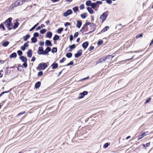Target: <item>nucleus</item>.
Masks as SVG:
<instances>
[{
	"mask_svg": "<svg viewBox=\"0 0 153 153\" xmlns=\"http://www.w3.org/2000/svg\"><path fill=\"white\" fill-rule=\"evenodd\" d=\"M73 39V36L72 35L70 36V40L71 41H72Z\"/></svg>",
	"mask_w": 153,
	"mask_h": 153,
	"instance_id": "obj_64",
	"label": "nucleus"
},
{
	"mask_svg": "<svg viewBox=\"0 0 153 153\" xmlns=\"http://www.w3.org/2000/svg\"><path fill=\"white\" fill-rule=\"evenodd\" d=\"M106 2L108 4H111L112 2L111 0H106Z\"/></svg>",
	"mask_w": 153,
	"mask_h": 153,
	"instance_id": "obj_59",
	"label": "nucleus"
},
{
	"mask_svg": "<svg viewBox=\"0 0 153 153\" xmlns=\"http://www.w3.org/2000/svg\"><path fill=\"white\" fill-rule=\"evenodd\" d=\"M34 37H38L39 36V34L37 32L33 34Z\"/></svg>",
	"mask_w": 153,
	"mask_h": 153,
	"instance_id": "obj_44",
	"label": "nucleus"
},
{
	"mask_svg": "<svg viewBox=\"0 0 153 153\" xmlns=\"http://www.w3.org/2000/svg\"><path fill=\"white\" fill-rule=\"evenodd\" d=\"M41 85V82H38L35 85V88H39Z\"/></svg>",
	"mask_w": 153,
	"mask_h": 153,
	"instance_id": "obj_22",
	"label": "nucleus"
},
{
	"mask_svg": "<svg viewBox=\"0 0 153 153\" xmlns=\"http://www.w3.org/2000/svg\"><path fill=\"white\" fill-rule=\"evenodd\" d=\"M87 9L90 14H92L93 13L94 11L91 7H88Z\"/></svg>",
	"mask_w": 153,
	"mask_h": 153,
	"instance_id": "obj_21",
	"label": "nucleus"
},
{
	"mask_svg": "<svg viewBox=\"0 0 153 153\" xmlns=\"http://www.w3.org/2000/svg\"><path fill=\"white\" fill-rule=\"evenodd\" d=\"M82 24L81 21H77L76 27L78 28H79Z\"/></svg>",
	"mask_w": 153,
	"mask_h": 153,
	"instance_id": "obj_17",
	"label": "nucleus"
},
{
	"mask_svg": "<svg viewBox=\"0 0 153 153\" xmlns=\"http://www.w3.org/2000/svg\"><path fill=\"white\" fill-rule=\"evenodd\" d=\"M52 68L55 69L57 68L58 67V65L57 63H54L51 65Z\"/></svg>",
	"mask_w": 153,
	"mask_h": 153,
	"instance_id": "obj_15",
	"label": "nucleus"
},
{
	"mask_svg": "<svg viewBox=\"0 0 153 153\" xmlns=\"http://www.w3.org/2000/svg\"><path fill=\"white\" fill-rule=\"evenodd\" d=\"M82 53V50L80 49L78 51L77 53L74 54V56L75 58H77L81 56Z\"/></svg>",
	"mask_w": 153,
	"mask_h": 153,
	"instance_id": "obj_8",
	"label": "nucleus"
},
{
	"mask_svg": "<svg viewBox=\"0 0 153 153\" xmlns=\"http://www.w3.org/2000/svg\"><path fill=\"white\" fill-rule=\"evenodd\" d=\"M103 43V41L102 40L99 41L97 43L98 45H100L102 44Z\"/></svg>",
	"mask_w": 153,
	"mask_h": 153,
	"instance_id": "obj_51",
	"label": "nucleus"
},
{
	"mask_svg": "<svg viewBox=\"0 0 153 153\" xmlns=\"http://www.w3.org/2000/svg\"><path fill=\"white\" fill-rule=\"evenodd\" d=\"M45 45H47L48 46H52V44L51 42V41L49 40H47L45 42Z\"/></svg>",
	"mask_w": 153,
	"mask_h": 153,
	"instance_id": "obj_19",
	"label": "nucleus"
},
{
	"mask_svg": "<svg viewBox=\"0 0 153 153\" xmlns=\"http://www.w3.org/2000/svg\"><path fill=\"white\" fill-rule=\"evenodd\" d=\"M143 137V136H142V135L141 134L140 135L138 136V140H139L142 138Z\"/></svg>",
	"mask_w": 153,
	"mask_h": 153,
	"instance_id": "obj_54",
	"label": "nucleus"
},
{
	"mask_svg": "<svg viewBox=\"0 0 153 153\" xmlns=\"http://www.w3.org/2000/svg\"><path fill=\"white\" fill-rule=\"evenodd\" d=\"M43 74L42 72V71H39L38 74V76H41Z\"/></svg>",
	"mask_w": 153,
	"mask_h": 153,
	"instance_id": "obj_47",
	"label": "nucleus"
},
{
	"mask_svg": "<svg viewBox=\"0 0 153 153\" xmlns=\"http://www.w3.org/2000/svg\"><path fill=\"white\" fill-rule=\"evenodd\" d=\"M30 0H17L15 3L12 4L10 7L9 8L12 9L14 7L22 5L26 2H28Z\"/></svg>",
	"mask_w": 153,
	"mask_h": 153,
	"instance_id": "obj_1",
	"label": "nucleus"
},
{
	"mask_svg": "<svg viewBox=\"0 0 153 153\" xmlns=\"http://www.w3.org/2000/svg\"><path fill=\"white\" fill-rule=\"evenodd\" d=\"M14 28L13 29H15L16 28H17L19 25V23L16 20L15 22H14Z\"/></svg>",
	"mask_w": 153,
	"mask_h": 153,
	"instance_id": "obj_14",
	"label": "nucleus"
},
{
	"mask_svg": "<svg viewBox=\"0 0 153 153\" xmlns=\"http://www.w3.org/2000/svg\"><path fill=\"white\" fill-rule=\"evenodd\" d=\"M21 49L22 50L24 51L25 49V47L23 45L21 47Z\"/></svg>",
	"mask_w": 153,
	"mask_h": 153,
	"instance_id": "obj_61",
	"label": "nucleus"
},
{
	"mask_svg": "<svg viewBox=\"0 0 153 153\" xmlns=\"http://www.w3.org/2000/svg\"><path fill=\"white\" fill-rule=\"evenodd\" d=\"M17 52L18 55L19 56H21L22 54V52L20 50L18 51Z\"/></svg>",
	"mask_w": 153,
	"mask_h": 153,
	"instance_id": "obj_41",
	"label": "nucleus"
},
{
	"mask_svg": "<svg viewBox=\"0 0 153 153\" xmlns=\"http://www.w3.org/2000/svg\"><path fill=\"white\" fill-rule=\"evenodd\" d=\"M112 58L111 56V55L105 57L101 58L99 59L97 62L96 64H98L99 63H101L104 61L108 62L109 60L111 59Z\"/></svg>",
	"mask_w": 153,
	"mask_h": 153,
	"instance_id": "obj_3",
	"label": "nucleus"
},
{
	"mask_svg": "<svg viewBox=\"0 0 153 153\" xmlns=\"http://www.w3.org/2000/svg\"><path fill=\"white\" fill-rule=\"evenodd\" d=\"M108 14V11L103 13L102 14L100 18V20H101L102 21V22H103L106 19Z\"/></svg>",
	"mask_w": 153,
	"mask_h": 153,
	"instance_id": "obj_5",
	"label": "nucleus"
},
{
	"mask_svg": "<svg viewBox=\"0 0 153 153\" xmlns=\"http://www.w3.org/2000/svg\"><path fill=\"white\" fill-rule=\"evenodd\" d=\"M88 45V42H84L82 45V46L83 48L85 49L87 48Z\"/></svg>",
	"mask_w": 153,
	"mask_h": 153,
	"instance_id": "obj_12",
	"label": "nucleus"
},
{
	"mask_svg": "<svg viewBox=\"0 0 153 153\" xmlns=\"http://www.w3.org/2000/svg\"><path fill=\"white\" fill-rule=\"evenodd\" d=\"M31 40L32 42L35 43L37 41V39L35 37H33L31 38Z\"/></svg>",
	"mask_w": 153,
	"mask_h": 153,
	"instance_id": "obj_30",
	"label": "nucleus"
},
{
	"mask_svg": "<svg viewBox=\"0 0 153 153\" xmlns=\"http://www.w3.org/2000/svg\"><path fill=\"white\" fill-rule=\"evenodd\" d=\"M73 64V62L72 61H71L69 63L66 65V66H69Z\"/></svg>",
	"mask_w": 153,
	"mask_h": 153,
	"instance_id": "obj_48",
	"label": "nucleus"
},
{
	"mask_svg": "<svg viewBox=\"0 0 153 153\" xmlns=\"http://www.w3.org/2000/svg\"><path fill=\"white\" fill-rule=\"evenodd\" d=\"M4 25V22L0 25V29H2L3 30H5V28Z\"/></svg>",
	"mask_w": 153,
	"mask_h": 153,
	"instance_id": "obj_26",
	"label": "nucleus"
},
{
	"mask_svg": "<svg viewBox=\"0 0 153 153\" xmlns=\"http://www.w3.org/2000/svg\"><path fill=\"white\" fill-rule=\"evenodd\" d=\"M109 146V144L108 143H105L103 146V147L105 149L107 148Z\"/></svg>",
	"mask_w": 153,
	"mask_h": 153,
	"instance_id": "obj_43",
	"label": "nucleus"
},
{
	"mask_svg": "<svg viewBox=\"0 0 153 153\" xmlns=\"http://www.w3.org/2000/svg\"><path fill=\"white\" fill-rule=\"evenodd\" d=\"M72 11L71 10H68L64 13L63 16L65 17H67L71 14L72 13Z\"/></svg>",
	"mask_w": 153,
	"mask_h": 153,
	"instance_id": "obj_6",
	"label": "nucleus"
},
{
	"mask_svg": "<svg viewBox=\"0 0 153 153\" xmlns=\"http://www.w3.org/2000/svg\"><path fill=\"white\" fill-rule=\"evenodd\" d=\"M109 28V27L108 26H106L105 27H104L103 29L101 32L102 33H103L106 31Z\"/></svg>",
	"mask_w": 153,
	"mask_h": 153,
	"instance_id": "obj_25",
	"label": "nucleus"
},
{
	"mask_svg": "<svg viewBox=\"0 0 153 153\" xmlns=\"http://www.w3.org/2000/svg\"><path fill=\"white\" fill-rule=\"evenodd\" d=\"M82 94H83L84 96H85L87 95L88 94V92L86 91H84L82 93Z\"/></svg>",
	"mask_w": 153,
	"mask_h": 153,
	"instance_id": "obj_53",
	"label": "nucleus"
},
{
	"mask_svg": "<svg viewBox=\"0 0 153 153\" xmlns=\"http://www.w3.org/2000/svg\"><path fill=\"white\" fill-rule=\"evenodd\" d=\"M57 48H53L52 50V53H55L57 52Z\"/></svg>",
	"mask_w": 153,
	"mask_h": 153,
	"instance_id": "obj_39",
	"label": "nucleus"
},
{
	"mask_svg": "<svg viewBox=\"0 0 153 153\" xmlns=\"http://www.w3.org/2000/svg\"><path fill=\"white\" fill-rule=\"evenodd\" d=\"M12 18H9L4 22V25L9 30L13 29L14 25L12 23Z\"/></svg>",
	"mask_w": 153,
	"mask_h": 153,
	"instance_id": "obj_2",
	"label": "nucleus"
},
{
	"mask_svg": "<svg viewBox=\"0 0 153 153\" xmlns=\"http://www.w3.org/2000/svg\"><path fill=\"white\" fill-rule=\"evenodd\" d=\"M59 38V37L58 35H56L53 38V40H56L58 39Z\"/></svg>",
	"mask_w": 153,
	"mask_h": 153,
	"instance_id": "obj_33",
	"label": "nucleus"
},
{
	"mask_svg": "<svg viewBox=\"0 0 153 153\" xmlns=\"http://www.w3.org/2000/svg\"><path fill=\"white\" fill-rule=\"evenodd\" d=\"M19 59L24 62H27V59L26 57L22 56L19 57Z\"/></svg>",
	"mask_w": 153,
	"mask_h": 153,
	"instance_id": "obj_10",
	"label": "nucleus"
},
{
	"mask_svg": "<svg viewBox=\"0 0 153 153\" xmlns=\"http://www.w3.org/2000/svg\"><path fill=\"white\" fill-rule=\"evenodd\" d=\"M69 48L70 49H71V50H69V51H72V49H74L75 48V45L74 44H73L69 46Z\"/></svg>",
	"mask_w": 153,
	"mask_h": 153,
	"instance_id": "obj_27",
	"label": "nucleus"
},
{
	"mask_svg": "<svg viewBox=\"0 0 153 153\" xmlns=\"http://www.w3.org/2000/svg\"><path fill=\"white\" fill-rule=\"evenodd\" d=\"M90 28L92 31H93L96 28V25L94 23H92L90 25Z\"/></svg>",
	"mask_w": 153,
	"mask_h": 153,
	"instance_id": "obj_13",
	"label": "nucleus"
},
{
	"mask_svg": "<svg viewBox=\"0 0 153 153\" xmlns=\"http://www.w3.org/2000/svg\"><path fill=\"white\" fill-rule=\"evenodd\" d=\"M48 63H41L39 64L37 69L39 70H44L48 67Z\"/></svg>",
	"mask_w": 153,
	"mask_h": 153,
	"instance_id": "obj_4",
	"label": "nucleus"
},
{
	"mask_svg": "<svg viewBox=\"0 0 153 153\" xmlns=\"http://www.w3.org/2000/svg\"><path fill=\"white\" fill-rule=\"evenodd\" d=\"M87 131H88V130H86V128L85 127H84L82 128L81 131H80V132L81 133V134L83 135L87 132Z\"/></svg>",
	"mask_w": 153,
	"mask_h": 153,
	"instance_id": "obj_9",
	"label": "nucleus"
},
{
	"mask_svg": "<svg viewBox=\"0 0 153 153\" xmlns=\"http://www.w3.org/2000/svg\"><path fill=\"white\" fill-rule=\"evenodd\" d=\"M66 60V58L64 57V58H63L62 59L60 60L59 61V62L60 63H62L63 62H64Z\"/></svg>",
	"mask_w": 153,
	"mask_h": 153,
	"instance_id": "obj_45",
	"label": "nucleus"
},
{
	"mask_svg": "<svg viewBox=\"0 0 153 153\" xmlns=\"http://www.w3.org/2000/svg\"><path fill=\"white\" fill-rule=\"evenodd\" d=\"M32 51L30 49L27 52V56L28 57L30 58L32 56Z\"/></svg>",
	"mask_w": 153,
	"mask_h": 153,
	"instance_id": "obj_18",
	"label": "nucleus"
},
{
	"mask_svg": "<svg viewBox=\"0 0 153 153\" xmlns=\"http://www.w3.org/2000/svg\"><path fill=\"white\" fill-rule=\"evenodd\" d=\"M94 49V47L93 46H91L88 49V50L89 51H91Z\"/></svg>",
	"mask_w": 153,
	"mask_h": 153,
	"instance_id": "obj_52",
	"label": "nucleus"
},
{
	"mask_svg": "<svg viewBox=\"0 0 153 153\" xmlns=\"http://www.w3.org/2000/svg\"><path fill=\"white\" fill-rule=\"evenodd\" d=\"M52 33L51 32H48L46 33V37L50 38L52 37Z\"/></svg>",
	"mask_w": 153,
	"mask_h": 153,
	"instance_id": "obj_16",
	"label": "nucleus"
},
{
	"mask_svg": "<svg viewBox=\"0 0 153 153\" xmlns=\"http://www.w3.org/2000/svg\"><path fill=\"white\" fill-rule=\"evenodd\" d=\"M29 43V42L27 41V42L25 43L24 45V46L25 47H28L29 46V45L27 44V43Z\"/></svg>",
	"mask_w": 153,
	"mask_h": 153,
	"instance_id": "obj_55",
	"label": "nucleus"
},
{
	"mask_svg": "<svg viewBox=\"0 0 153 153\" xmlns=\"http://www.w3.org/2000/svg\"><path fill=\"white\" fill-rule=\"evenodd\" d=\"M30 37V35L28 34L23 37L24 40L25 41H26Z\"/></svg>",
	"mask_w": 153,
	"mask_h": 153,
	"instance_id": "obj_24",
	"label": "nucleus"
},
{
	"mask_svg": "<svg viewBox=\"0 0 153 153\" xmlns=\"http://www.w3.org/2000/svg\"><path fill=\"white\" fill-rule=\"evenodd\" d=\"M143 36V34L142 33H141L140 34H138L136 36V39H138L139 38H140V37H142Z\"/></svg>",
	"mask_w": 153,
	"mask_h": 153,
	"instance_id": "obj_42",
	"label": "nucleus"
},
{
	"mask_svg": "<svg viewBox=\"0 0 153 153\" xmlns=\"http://www.w3.org/2000/svg\"><path fill=\"white\" fill-rule=\"evenodd\" d=\"M84 97V96L83 94L81 93L79 94V99H81L83 98Z\"/></svg>",
	"mask_w": 153,
	"mask_h": 153,
	"instance_id": "obj_40",
	"label": "nucleus"
},
{
	"mask_svg": "<svg viewBox=\"0 0 153 153\" xmlns=\"http://www.w3.org/2000/svg\"><path fill=\"white\" fill-rule=\"evenodd\" d=\"M51 50V48L50 47H47L43 53H41L42 54V55H48V53Z\"/></svg>",
	"mask_w": 153,
	"mask_h": 153,
	"instance_id": "obj_7",
	"label": "nucleus"
},
{
	"mask_svg": "<svg viewBox=\"0 0 153 153\" xmlns=\"http://www.w3.org/2000/svg\"><path fill=\"white\" fill-rule=\"evenodd\" d=\"M91 6L94 9H95L96 7H97L95 3H92Z\"/></svg>",
	"mask_w": 153,
	"mask_h": 153,
	"instance_id": "obj_32",
	"label": "nucleus"
},
{
	"mask_svg": "<svg viewBox=\"0 0 153 153\" xmlns=\"http://www.w3.org/2000/svg\"><path fill=\"white\" fill-rule=\"evenodd\" d=\"M73 10L74 12V13H76L78 11V7H75L73 8Z\"/></svg>",
	"mask_w": 153,
	"mask_h": 153,
	"instance_id": "obj_31",
	"label": "nucleus"
},
{
	"mask_svg": "<svg viewBox=\"0 0 153 153\" xmlns=\"http://www.w3.org/2000/svg\"><path fill=\"white\" fill-rule=\"evenodd\" d=\"M147 134H148V132H145L143 133V134H142V135L143 136V137H144Z\"/></svg>",
	"mask_w": 153,
	"mask_h": 153,
	"instance_id": "obj_60",
	"label": "nucleus"
},
{
	"mask_svg": "<svg viewBox=\"0 0 153 153\" xmlns=\"http://www.w3.org/2000/svg\"><path fill=\"white\" fill-rule=\"evenodd\" d=\"M151 100V98L150 97L146 101L145 103H147L149 102Z\"/></svg>",
	"mask_w": 153,
	"mask_h": 153,
	"instance_id": "obj_50",
	"label": "nucleus"
},
{
	"mask_svg": "<svg viewBox=\"0 0 153 153\" xmlns=\"http://www.w3.org/2000/svg\"><path fill=\"white\" fill-rule=\"evenodd\" d=\"M81 16L82 19H85L86 17V13L82 14L81 15Z\"/></svg>",
	"mask_w": 153,
	"mask_h": 153,
	"instance_id": "obj_35",
	"label": "nucleus"
},
{
	"mask_svg": "<svg viewBox=\"0 0 153 153\" xmlns=\"http://www.w3.org/2000/svg\"><path fill=\"white\" fill-rule=\"evenodd\" d=\"M92 3L91 1H88L86 2V5L87 6H91Z\"/></svg>",
	"mask_w": 153,
	"mask_h": 153,
	"instance_id": "obj_28",
	"label": "nucleus"
},
{
	"mask_svg": "<svg viewBox=\"0 0 153 153\" xmlns=\"http://www.w3.org/2000/svg\"><path fill=\"white\" fill-rule=\"evenodd\" d=\"M3 71H0V78L3 75Z\"/></svg>",
	"mask_w": 153,
	"mask_h": 153,
	"instance_id": "obj_56",
	"label": "nucleus"
},
{
	"mask_svg": "<svg viewBox=\"0 0 153 153\" xmlns=\"http://www.w3.org/2000/svg\"><path fill=\"white\" fill-rule=\"evenodd\" d=\"M46 32V30L45 29L41 30L40 31V33L42 34H44Z\"/></svg>",
	"mask_w": 153,
	"mask_h": 153,
	"instance_id": "obj_36",
	"label": "nucleus"
},
{
	"mask_svg": "<svg viewBox=\"0 0 153 153\" xmlns=\"http://www.w3.org/2000/svg\"><path fill=\"white\" fill-rule=\"evenodd\" d=\"M23 66L25 68L27 67V62H24L23 64Z\"/></svg>",
	"mask_w": 153,
	"mask_h": 153,
	"instance_id": "obj_57",
	"label": "nucleus"
},
{
	"mask_svg": "<svg viewBox=\"0 0 153 153\" xmlns=\"http://www.w3.org/2000/svg\"><path fill=\"white\" fill-rule=\"evenodd\" d=\"M63 29L62 28H60L58 29L57 30V32L59 33H60L63 30Z\"/></svg>",
	"mask_w": 153,
	"mask_h": 153,
	"instance_id": "obj_34",
	"label": "nucleus"
},
{
	"mask_svg": "<svg viewBox=\"0 0 153 153\" xmlns=\"http://www.w3.org/2000/svg\"><path fill=\"white\" fill-rule=\"evenodd\" d=\"M9 42L8 41L4 42L2 44V45L4 47H7L9 44Z\"/></svg>",
	"mask_w": 153,
	"mask_h": 153,
	"instance_id": "obj_23",
	"label": "nucleus"
},
{
	"mask_svg": "<svg viewBox=\"0 0 153 153\" xmlns=\"http://www.w3.org/2000/svg\"><path fill=\"white\" fill-rule=\"evenodd\" d=\"M44 51L43 50V49L42 47H39L38 48V53L39 54H41V53H43V52Z\"/></svg>",
	"mask_w": 153,
	"mask_h": 153,
	"instance_id": "obj_11",
	"label": "nucleus"
},
{
	"mask_svg": "<svg viewBox=\"0 0 153 153\" xmlns=\"http://www.w3.org/2000/svg\"><path fill=\"white\" fill-rule=\"evenodd\" d=\"M72 54L71 53H68L66 54V56L68 58H71L72 56Z\"/></svg>",
	"mask_w": 153,
	"mask_h": 153,
	"instance_id": "obj_29",
	"label": "nucleus"
},
{
	"mask_svg": "<svg viewBox=\"0 0 153 153\" xmlns=\"http://www.w3.org/2000/svg\"><path fill=\"white\" fill-rule=\"evenodd\" d=\"M39 45L41 46H43L44 45V42H40L39 43Z\"/></svg>",
	"mask_w": 153,
	"mask_h": 153,
	"instance_id": "obj_63",
	"label": "nucleus"
},
{
	"mask_svg": "<svg viewBox=\"0 0 153 153\" xmlns=\"http://www.w3.org/2000/svg\"><path fill=\"white\" fill-rule=\"evenodd\" d=\"M78 32H76L74 34V37H76L78 36Z\"/></svg>",
	"mask_w": 153,
	"mask_h": 153,
	"instance_id": "obj_58",
	"label": "nucleus"
},
{
	"mask_svg": "<svg viewBox=\"0 0 153 153\" xmlns=\"http://www.w3.org/2000/svg\"><path fill=\"white\" fill-rule=\"evenodd\" d=\"M17 54L16 53H13L11 54L10 56V58L12 59L13 58H15L16 57Z\"/></svg>",
	"mask_w": 153,
	"mask_h": 153,
	"instance_id": "obj_20",
	"label": "nucleus"
},
{
	"mask_svg": "<svg viewBox=\"0 0 153 153\" xmlns=\"http://www.w3.org/2000/svg\"><path fill=\"white\" fill-rule=\"evenodd\" d=\"M150 143H147L146 144H143L142 145V146L145 148H146V147H147L149 146V145H150Z\"/></svg>",
	"mask_w": 153,
	"mask_h": 153,
	"instance_id": "obj_38",
	"label": "nucleus"
},
{
	"mask_svg": "<svg viewBox=\"0 0 153 153\" xmlns=\"http://www.w3.org/2000/svg\"><path fill=\"white\" fill-rule=\"evenodd\" d=\"M9 92V91H4L2 92L0 94V97H1V96H2L3 95L4 93H7Z\"/></svg>",
	"mask_w": 153,
	"mask_h": 153,
	"instance_id": "obj_49",
	"label": "nucleus"
},
{
	"mask_svg": "<svg viewBox=\"0 0 153 153\" xmlns=\"http://www.w3.org/2000/svg\"><path fill=\"white\" fill-rule=\"evenodd\" d=\"M96 5L97 7H99L98 5L101 4H102V2L101 1H97L96 3Z\"/></svg>",
	"mask_w": 153,
	"mask_h": 153,
	"instance_id": "obj_37",
	"label": "nucleus"
},
{
	"mask_svg": "<svg viewBox=\"0 0 153 153\" xmlns=\"http://www.w3.org/2000/svg\"><path fill=\"white\" fill-rule=\"evenodd\" d=\"M81 10H82L84 9V6L83 4H81L79 6Z\"/></svg>",
	"mask_w": 153,
	"mask_h": 153,
	"instance_id": "obj_46",
	"label": "nucleus"
},
{
	"mask_svg": "<svg viewBox=\"0 0 153 153\" xmlns=\"http://www.w3.org/2000/svg\"><path fill=\"white\" fill-rule=\"evenodd\" d=\"M70 25V23L69 22H66L65 24V26L66 27L67 26H68Z\"/></svg>",
	"mask_w": 153,
	"mask_h": 153,
	"instance_id": "obj_62",
	"label": "nucleus"
}]
</instances>
